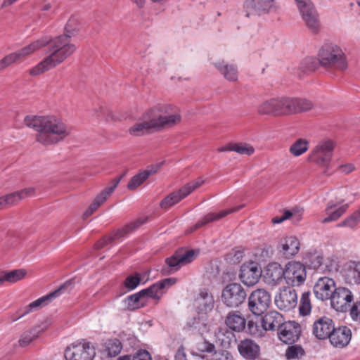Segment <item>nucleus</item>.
Wrapping results in <instances>:
<instances>
[{"label": "nucleus", "instance_id": "23", "mask_svg": "<svg viewBox=\"0 0 360 360\" xmlns=\"http://www.w3.org/2000/svg\"><path fill=\"white\" fill-rule=\"evenodd\" d=\"M238 349L241 356L246 360H256L260 356V347L252 339L241 340L238 345Z\"/></svg>", "mask_w": 360, "mask_h": 360}, {"label": "nucleus", "instance_id": "24", "mask_svg": "<svg viewBox=\"0 0 360 360\" xmlns=\"http://www.w3.org/2000/svg\"><path fill=\"white\" fill-rule=\"evenodd\" d=\"M333 329V320L324 316L314 321L312 333L316 338L325 340L329 338Z\"/></svg>", "mask_w": 360, "mask_h": 360}, {"label": "nucleus", "instance_id": "42", "mask_svg": "<svg viewBox=\"0 0 360 360\" xmlns=\"http://www.w3.org/2000/svg\"><path fill=\"white\" fill-rule=\"evenodd\" d=\"M304 349L297 345L289 346L285 351V357L288 360L300 359L304 355Z\"/></svg>", "mask_w": 360, "mask_h": 360}, {"label": "nucleus", "instance_id": "30", "mask_svg": "<svg viewBox=\"0 0 360 360\" xmlns=\"http://www.w3.org/2000/svg\"><path fill=\"white\" fill-rule=\"evenodd\" d=\"M160 168V165H152L145 170L141 171L134 176L128 183L127 188L134 190L143 184L150 176L155 174Z\"/></svg>", "mask_w": 360, "mask_h": 360}, {"label": "nucleus", "instance_id": "35", "mask_svg": "<svg viewBox=\"0 0 360 360\" xmlns=\"http://www.w3.org/2000/svg\"><path fill=\"white\" fill-rule=\"evenodd\" d=\"M226 325L231 330L240 332L243 330L246 326V320L238 312L229 313L225 321Z\"/></svg>", "mask_w": 360, "mask_h": 360}, {"label": "nucleus", "instance_id": "28", "mask_svg": "<svg viewBox=\"0 0 360 360\" xmlns=\"http://www.w3.org/2000/svg\"><path fill=\"white\" fill-rule=\"evenodd\" d=\"M300 242L295 236H289L284 238L279 245V251L285 257H290L295 255L300 250Z\"/></svg>", "mask_w": 360, "mask_h": 360}, {"label": "nucleus", "instance_id": "13", "mask_svg": "<svg viewBox=\"0 0 360 360\" xmlns=\"http://www.w3.org/2000/svg\"><path fill=\"white\" fill-rule=\"evenodd\" d=\"M284 280L292 286L302 285L307 278L305 266L296 261L289 262L285 266Z\"/></svg>", "mask_w": 360, "mask_h": 360}, {"label": "nucleus", "instance_id": "26", "mask_svg": "<svg viewBox=\"0 0 360 360\" xmlns=\"http://www.w3.org/2000/svg\"><path fill=\"white\" fill-rule=\"evenodd\" d=\"M342 274L345 283L350 285L360 284V262H347L342 269Z\"/></svg>", "mask_w": 360, "mask_h": 360}, {"label": "nucleus", "instance_id": "11", "mask_svg": "<svg viewBox=\"0 0 360 360\" xmlns=\"http://www.w3.org/2000/svg\"><path fill=\"white\" fill-rule=\"evenodd\" d=\"M276 8L275 0H246L243 4L247 18L265 15Z\"/></svg>", "mask_w": 360, "mask_h": 360}, {"label": "nucleus", "instance_id": "41", "mask_svg": "<svg viewBox=\"0 0 360 360\" xmlns=\"http://www.w3.org/2000/svg\"><path fill=\"white\" fill-rule=\"evenodd\" d=\"M122 348L121 342L117 339L108 340L105 343V349L108 355L110 356H115L118 355Z\"/></svg>", "mask_w": 360, "mask_h": 360}, {"label": "nucleus", "instance_id": "19", "mask_svg": "<svg viewBox=\"0 0 360 360\" xmlns=\"http://www.w3.org/2000/svg\"><path fill=\"white\" fill-rule=\"evenodd\" d=\"M72 289V283L70 281L65 283L57 290L50 292L49 294L39 297L35 301L31 302L28 305L29 310L25 311L20 317L28 314L30 311L35 310L39 307L47 305L49 302L58 297L61 294L68 292Z\"/></svg>", "mask_w": 360, "mask_h": 360}, {"label": "nucleus", "instance_id": "39", "mask_svg": "<svg viewBox=\"0 0 360 360\" xmlns=\"http://www.w3.org/2000/svg\"><path fill=\"white\" fill-rule=\"evenodd\" d=\"M257 112L259 115H277L276 98L266 100L257 106Z\"/></svg>", "mask_w": 360, "mask_h": 360}, {"label": "nucleus", "instance_id": "51", "mask_svg": "<svg viewBox=\"0 0 360 360\" xmlns=\"http://www.w3.org/2000/svg\"><path fill=\"white\" fill-rule=\"evenodd\" d=\"M323 257L321 255H314L310 259V266L317 271L322 272Z\"/></svg>", "mask_w": 360, "mask_h": 360}, {"label": "nucleus", "instance_id": "37", "mask_svg": "<svg viewBox=\"0 0 360 360\" xmlns=\"http://www.w3.org/2000/svg\"><path fill=\"white\" fill-rule=\"evenodd\" d=\"M215 68L224 77L230 82H235L238 79V70L233 65H229L224 61L214 63Z\"/></svg>", "mask_w": 360, "mask_h": 360}, {"label": "nucleus", "instance_id": "38", "mask_svg": "<svg viewBox=\"0 0 360 360\" xmlns=\"http://www.w3.org/2000/svg\"><path fill=\"white\" fill-rule=\"evenodd\" d=\"M26 274V271L22 269L2 271L0 273V285L4 282L16 283L22 280Z\"/></svg>", "mask_w": 360, "mask_h": 360}, {"label": "nucleus", "instance_id": "45", "mask_svg": "<svg viewBox=\"0 0 360 360\" xmlns=\"http://www.w3.org/2000/svg\"><path fill=\"white\" fill-rule=\"evenodd\" d=\"M293 101V107L295 108L294 113H298L309 110L312 108L313 103L305 98H294Z\"/></svg>", "mask_w": 360, "mask_h": 360}, {"label": "nucleus", "instance_id": "4", "mask_svg": "<svg viewBox=\"0 0 360 360\" xmlns=\"http://www.w3.org/2000/svg\"><path fill=\"white\" fill-rule=\"evenodd\" d=\"M176 282V279L174 278H165L156 282L148 288L128 296L123 300L124 309L134 311L143 307L146 304L147 297L160 300L165 292Z\"/></svg>", "mask_w": 360, "mask_h": 360}, {"label": "nucleus", "instance_id": "18", "mask_svg": "<svg viewBox=\"0 0 360 360\" xmlns=\"http://www.w3.org/2000/svg\"><path fill=\"white\" fill-rule=\"evenodd\" d=\"M262 271L255 262L243 264L240 267L239 278L248 286L255 285L259 280Z\"/></svg>", "mask_w": 360, "mask_h": 360}, {"label": "nucleus", "instance_id": "63", "mask_svg": "<svg viewBox=\"0 0 360 360\" xmlns=\"http://www.w3.org/2000/svg\"><path fill=\"white\" fill-rule=\"evenodd\" d=\"M297 213H299L298 210L293 209L292 210H285L283 214V218L284 220L290 219L293 215H295Z\"/></svg>", "mask_w": 360, "mask_h": 360}, {"label": "nucleus", "instance_id": "40", "mask_svg": "<svg viewBox=\"0 0 360 360\" xmlns=\"http://www.w3.org/2000/svg\"><path fill=\"white\" fill-rule=\"evenodd\" d=\"M112 194L111 188L103 189L94 199L92 203L89 206L93 212H94Z\"/></svg>", "mask_w": 360, "mask_h": 360}, {"label": "nucleus", "instance_id": "53", "mask_svg": "<svg viewBox=\"0 0 360 360\" xmlns=\"http://www.w3.org/2000/svg\"><path fill=\"white\" fill-rule=\"evenodd\" d=\"M213 360H233L232 355L226 350H219L214 353Z\"/></svg>", "mask_w": 360, "mask_h": 360}, {"label": "nucleus", "instance_id": "15", "mask_svg": "<svg viewBox=\"0 0 360 360\" xmlns=\"http://www.w3.org/2000/svg\"><path fill=\"white\" fill-rule=\"evenodd\" d=\"M331 306L338 311L345 312L349 309L354 300L352 292L347 288H336L330 297Z\"/></svg>", "mask_w": 360, "mask_h": 360}, {"label": "nucleus", "instance_id": "25", "mask_svg": "<svg viewBox=\"0 0 360 360\" xmlns=\"http://www.w3.org/2000/svg\"><path fill=\"white\" fill-rule=\"evenodd\" d=\"M352 331L347 326H341L333 330L329 340L331 345L337 348H343L350 342Z\"/></svg>", "mask_w": 360, "mask_h": 360}, {"label": "nucleus", "instance_id": "10", "mask_svg": "<svg viewBox=\"0 0 360 360\" xmlns=\"http://www.w3.org/2000/svg\"><path fill=\"white\" fill-rule=\"evenodd\" d=\"M271 304V295L263 288H258L251 292L248 297V308L256 316L264 314Z\"/></svg>", "mask_w": 360, "mask_h": 360}, {"label": "nucleus", "instance_id": "31", "mask_svg": "<svg viewBox=\"0 0 360 360\" xmlns=\"http://www.w3.org/2000/svg\"><path fill=\"white\" fill-rule=\"evenodd\" d=\"M337 207V203L333 201H330L325 210V212L328 215L324 217L321 222L323 224L329 223L331 221H337L347 210L348 205H343L338 208L334 210Z\"/></svg>", "mask_w": 360, "mask_h": 360}, {"label": "nucleus", "instance_id": "64", "mask_svg": "<svg viewBox=\"0 0 360 360\" xmlns=\"http://www.w3.org/2000/svg\"><path fill=\"white\" fill-rule=\"evenodd\" d=\"M235 143H230L218 149L219 152L234 151Z\"/></svg>", "mask_w": 360, "mask_h": 360}, {"label": "nucleus", "instance_id": "1", "mask_svg": "<svg viewBox=\"0 0 360 360\" xmlns=\"http://www.w3.org/2000/svg\"><path fill=\"white\" fill-rule=\"evenodd\" d=\"M181 121V111L175 105L159 103L148 110L142 117L129 129L134 136H141L165 128H171Z\"/></svg>", "mask_w": 360, "mask_h": 360}, {"label": "nucleus", "instance_id": "47", "mask_svg": "<svg viewBox=\"0 0 360 360\" xmlns=\"http://www.w3.org/2000/svg\"><path fill=\"white\" fill-rule=\"evenodd\" d=\"M248 333L257 338H262L264 335L265 332L266 331L264 327H260L257 323H255L252 321H250L248 323Z\"/></svg>", "mask_w": 360, "mask_h": 360}, {"label": "nucleus", "instance_id": "9", "mask_svg": "<svg viewBox=\"0 0 360 360\" xmlns=\"http://www.w3.org/2000/svg\"><path fill=\"white\" fill-rule=\"evenodd\" d=\"M247 297L246 291L239 283L226 285L222 290L221 300L229 307H237L244 302Z\"/></svg>", "mask_w": 360, "mask_h": 360}, {"label": "nucleus", "instance_id": "20", "mask_svg": "<svg viewBox=\"0 0 360 360\" xmlns=\"http://www.w3.org/2000/svg\"><path fill=\"white\" fill-rule=\"evenodd\" d=\"M335 289L333 279L324 276L319 278L314 286V292L316 297L324 301L330 299Z\"/></svg>", "mask_w": 360, "mask_h": 360}, {"label": "nucleus", "instance_id": "55", "mask_svg": "<svg viewBox=\"0 0 360 360\" xmlns=\"http://www.w3.org/2000/svg\"><path fill=\"white\" fill-rule=\"evenodd\" d=\"M20 199L24 200L27 198H31L35 195V188L34 187H28L18 191Z\"/></svg>", "mask_w": 360, "mask_h": 360}, {"label": "nucleus", "instance_id": "62", "mask_svg": "<svg viewBox=\"0 0 360 360\" xmlns=\"http://www.w3.org/2000/svg\"><path fill=\"white\" fill-rule=\"evenodd\" d=\"M125 174H126V172H124L120 176L113 179L111 181V186H110L109 187H107L106 188H111L112 193L113 191H115V189L116 188V187L117 186V185L119 184V183L120 182L121 179L125 176Z\"/></svg>", "mask_w": 360, "mask_h": 360}, {"label": "nucleus", "instance_id": "16", "mask_svg": "<svg viewBox=\"0 0 360 360\" xmlns=\"http://www.w3.org/2000/svg\"><path fill=\"white\" fill-rule=\"evenodd\" d=\"M275 304L281 310L289 311L294 309L297 304L296 290L290 287L281 289L275 297Z\"/></svg>", "mask_w": 360, "mask_h": 360}, {"label": "nucleus", "instance_id": "14", "mask_svg": "<svg viewBox=\"0 0 360 360\" xmlns=\"http://www.w3.org/2000/svg\"><path fill=\"white\" fill-rule=\"evenodd\" d=\"M195 258L194 250L179 251L165 259L166 266L163 267L162 272L164 274H172L181 266L191 263Z\"/></svg>", "mask_w": 360, "mask_h": 360}, {"label": "nucleus", "instance_id": "17", "mask_svg": "<svg viewBox=\"0 0 360 360\" xmlns=\"http://www.w3.org/2000/svg\"><path fill=\"white\" fill-rule=\"evenodd\" d=\"M301 335V327L295 321L284 322L278 328V338L286 344L295 342Z\"/></svg>", "mask_w": 360, "mask_h": 360}, {"label": "nucleus", "instance_id": "12", "mask_svg": "<svg viewBox=\"0 0 360 360\" xmlns=\"http://www.w3.org/2000/svg\"><path fill=\"white\" fill-rule=\"evenodd\" d=\"M204 183L201 179H198L188 183L181 188L176 192H173L166 196L160 204L162 209L167 210L175 204L178 203L182 199L188 196L191 192L198 188Z\"/></svg>", "mask_w": 360, "mask_h": 360}, {"label": "nucleus", "instance_id": "44", "mask_svg": "<svg viewBox=\"0 0 360 360\" xmlns=\"http://www.w3.org/2000/svg\"><path fill=\"white\" fill-rule=\"evenodd\" d=\"M310 292H304L300 299V314L302 316H307L310 314L311 304L310 301Z\"/></svg>", "mask_w": 360, "mask_h": 360}, {"label": "nucleus", "instance_id": "6", "mask_svg": "<svg viewBox=\"0 0 360 360\" xmlns=\"http://www.w3.org/2000/svg\"><path fill=\"white\" fill-rule=\"evenodd\" d=\"M296 7L305 26L312 32L320 30L319 15L311 0H294Z\"/></svg>", "mask_w": 360, "mask_h": 360}, {"label": "nucleus", "instance_id": "43", "mask_svg": "<svg viewBox=\"0 0 360 360\" xmlns=\"http://www.w3.org/2000/svg\"><path fill=\"white\" fill-rule=\"evenodd\" d=\"M308 150V142L300 139L290 147V152L294 156H300Z\"/></svg>", "mask_w": 360, "mask_h": 360}, {"label": "nucleus", "instance_id": "54", "mask_svg": "<svg viewBox=\"0 0 360 360\" xmlns=\"http://www.w3.org/2000/svg\"><path fill=\"white\" fill-rule=\"evenodd\" d=\"M5 198L8 207L15 205L21 200L18 191L6 195Z\"/></svg>", "mask_w": 360, "mask_h": 360}, {"label": "nucleus", "instance_id": "61", "mask_svg": "<svg viewBox=\"0 0 360 360\" xmlns=\"http://www.w3.org/2000/svg\"><path fill=\"white\" fill-rule=\"evenodd\" d=\"M125 174H126V172H124L120 176L113 179L111 181V186H110L109 187H107L106 188H111L112 193L113 191H115V189L116 188V187L117 186V185L119 184V183L120 182L121 179L125 176Z\"/></svg>", "mask_w": 360, "mask_h": 360}, {"label": "nucleus", "instance_id": "57", "mask_svg": "<svg viewBox=\"0 0 360 360\" xmlns=\"http://www.w3.org/2000/svg\"><path fill=\"white\" fill-rule=\"evenodd\" d=\"M13 63H15V61L12 58L11 53L6 56L0 60V71L5 69Z\"/></svg>", "mask_w": 360, "mask_h": 360}, {"label": "nucleus", "instance_id": "32", "mask_svg": "<svg viewBox=\"0 0 360 360\" xmlns=\"http://www.w3.org/2000/svg\"><path fill=\"white\" fill-rule=\"evenodd\" d=\"M242 207H243V205L235 207L231 209L224 210L218 213H210V214H207L206 216H205L202 219L199 220L195 224V225L193 227V230L200 228V227L205 226V224H207V223L220 219L231 213L237 212L239 210H240Z\"/></svg>", "mask_w": 360, "mask_h": 360}, {"label": "nucleus", "instance_id": "21", "mask_svg": "<svg viewBox=\"0 0 360 360\" xmlns=\"http://www.w3.org/2000/svg\"><path fill=\"white\" fill-rule=\"evenodd\" d=\"M51 41V37L45 36L43 37L29 45L24 46L23 48L11 53V55L13 58L14 61L16 62L19 60L23 59L27 56L32 54L36 51L41 49L46 45L49 44Z\"/></svg>", "mask_w": 360, "mask_h": 360}, {"label": "nucleus", "instance_id": "46", "mask_svg": "<svg viewBox=\"0 0 360 360\" xmlns=\"http://www.w3.org/2000/svg\"><path fill=\"white\" fill-rule=\"evenodd\" d=\"M360 222V210H356L352 214L347 217L343 221L338 224V226H347L353 228Z\"/></svg>", "mask_w": 360, "mask_h": 360}, {"label": "nucleus", "instance_id": "5", "mask_svg": "<svg viewBox=\"0 0 360 360\" xmlns=\"http://www.w3.org/2000/svg\"><path fill=\"white\" fill-rule=\"evenodd\" d=\"M319 60L323 66L334 67L340 70L347 68V60L343 51L337 45L326 44L319 51Z\"/></svg>", "mask_w": 360, "mask_h": 360}, {"label": "nucleus", "instance_id": "29", "mask_svg": "<svg viewBox=\"0 0 360 360\" xmlns=\"http://www.w3.org/2000/svg\"><path fill=\"white\" fill-rule=\"evenodd\" d=\"M283 316L276 311H271L266 313L261 319L262 326L266 330H274L276 328H279L283 323Z\"/></svg>", "mask_w": 360, "mask_h": 360}, {"label": "nucleus", "instance_id": "7", "mask_svg": "<svg viewBox=\"0 0 360 360\" xmlns=\"http://www.w3.org/2000/svg\"><path fill=\"white\" fill-rule=\"evenodd\" d=\"M335 143L331 140L320 141L309 155V162L324 168V173L330 168Z\"/></svg>", "mask_w": 360, "mask_h": 360}, {"label": "nucleus", "instance_id": "48", "mask_svg": "<svg viewBox=\"0 0 360 360\" xmlns=\"http://www.w3.org/2000/svg\"><path fill=\"white\" fill-rule=\"evenodd\" d=\"M234 151L241 155H250L254 153L255 148L248 143H235Z\"/></svg>", "mask_w": 360, "mask_h": 360}, {"label": "nucleus", "instance_id": "34", "mask_svg": "<svg viewBox=\"0 0 360 360\" xmlns=\"http://www.w3.org/2000/svg\"><path fill=\"white\" fill-rule=\"evenodd\" d=\"M47 328V325L43 323L41 325L37 326L32 329L23 333L19 340V345L21 347H26L29 345L32 341H34L40 333L44 332Z\"/></svg>", "mask_w": 360, "mask_h": 360}, {"label": "nucleus", "instance_id": "27", "mask_svg": "<svg viewBox=\"0 0 360 360\" xmlns=\"http://www.w3.org/2000/svg\"><path fill=\"white\" fill-rule=\"evenodd\" d=\"M285 269H283L277 262H272L267 265L265 269L264 277L269 284L275 285L284 278Z\"/></svg>", "mask_w": 360, "mask_h": 360}, {"label": "nucleus", "instance_id": "58", "mask_svg": "<svg viewBox=\"0 0 360 360\" xmlns=\"http://www.w3.org/2000/svg\"><path fill=\"white\" fill-rule=\"evenodd\" d=\"M339 168L342 173L347 174H349L350 172H352V171H354L355 169V167L352 163H347L345 165H340L339 167Z\"/></svg>", "mask_w": 360, "mask_h": 360}, {"label": "nucleus", "instance_id": "56", "mask_svg": "<svg viewBox=\"0 0 360 360\" xmlns=\"http://www.w3.org/2000/svg\"><path fill=\"white\" fill-rule=\"evenodd\" d=\"M132 360H152L150 353L146 350H139Z\"/></svg>", "mask_w": 360, "mask_h": 360}, {"label": "nucleus", "instance_id": "3", "mask_svg": "<svg viewBox=\"0 0 360 360\" xmlns=\"http://www.w3.org/2000/svg\"><path fill=\"white\" fill-rule=\"evenodd\" d=\"M24 122L37 131L36 141L44 146L56 144L70 133V128L55 116L27 115Z\"/></svg>", "mask_w": 360, "mask_h": 360}, {"label": "nucleus", "instance_id": "22", "mask_svg": "<svg viewBox=\"0 0 360 360\" xmlns=\"http://www.w3.org/2000/svg\"><path fill=\"white\" fill-rule=\"evenodd\" d=\"M147 221V218H143V219H139L127 225H126L124 228H122L120 230H118L114 237H104L100 240H98L95 244V248L97 250L101 249L104 248L105 245H107L110 242H111L115 238H119L120 237L124 236L125 234L129 233L130 231H132L135 230L136 229L139 228L140 226L146 223Z\"/></svg>", "mask_w": 360, "mask_h": 360}, {"label": "nucleus", "instance_id": "8", "mask_svg": "<svg viewBox=\"0 0 360 360\" xmlns=\"http://www.w3.org/2000/svg\"><path fill=\"white\" fill-rule=\"evenodd\" d=\"M95 355L94 347L84 340L72 344L65 351L66 360H92Z\"/></svg>", "mask_w": 360, "mask_h": 360}, {"label": "nucleus", "instance_id": "36", "mask_svg": "<svg viewBox=\"0 0 360 360\" xmlns=\"http://www.w3.org/2000/svg\"><path fill=\"white\" fill-rule=\"evenodd\" d=\"M276 103L278 115L294 114L295 108L292 98L277 97L276 98Z\"/></svg>", "mask_w": 360, "mask_h": 360}, {"label": "nucleus", "instance_id": "59", "mask_svg": "<svg viewBox=\"0 0 360 360\" xmlns=\"http://www.w3.org/2000/svg\"><path fill=\"white\" fill-rule=\"evenodd\" d=\"M174 360H187L186 354L185 353L184 348L183 346H181L178 349L175 354Z\"/></svg>", "mask_w": 360, "mask_h": 360}, {"label": "nucleus", "instance_id": "33", "mask_svg": "<svg viewBox=\"0 0 360 360\" xmlns=\"http://www.w3.org/2000/svg\"><path fill=\"white\" fill-rule=\"evenodd\" d=\"M195 302L200 307V309L205 312L211 311L214 304V300L212 293L206 288L200 290Z\"/></svg>", "mask_w": 360, "mask_h": 360}, {"label": "nucleus", "instance_id": "49", "mask_svg": "<svg viewBox=\"0 0 360 360\" xmlns=\"http://www.w3.org/2000/svg\"><path fill=\"white\" fill-rule=\"evenodd\" d=\"M337 269L336 261L330 257H323L322 272H331Z\"/></svg>", "mask_w": 360, "mask_h": 360}, {"label": "nucleus", "instance_id": "52", "mask_svg": "<svg viewBox=\"0 0 360 360\" xmlns=\"http://www.w3.org/2000/svg\"><path fill=\"white\" fill-rule=\"evenodd\" d=\"M349 309L351 319L353 321H360V300L354 302Z\"/></svg>", "mask_w": 360, "mask_h": 360}, {"label": "nucleus", "instance_id": "60", "mask_svg": "<svg viewBox=\"0 0 360 360\" xmlns=\"http://www.w3.org/2000/svg\"><path fill=\"white\" fill-rule=\"evenodd\" d=\"M125 174H126V172H124L120 176L113 179L111 181V186H110L109 187H107L106 188H111L112 193L113 191H115V189L116 188V187L117 186V185L119 184V183L120 182L121 179L125 176Z\"/></svg>", "mask_w": 360, "mask_h": 360}, {"label": "nucleus", "instance_id": "2", "mask_svg": "<svg viewBox=\"0 0 360 360\" xmlns=\"http://www.w3.org/2000/svg\"><path fill=\"white\" fill-rule=\"evenodd\" d=\"M74 25V21L69 20L65 27L64 35L51 38L50 54L30 70L31 75H38L53 68L75 52L77 47L70 42V38L76 32Z\"/></svg>", "mask_w": 360, "mask_h": 360}, {"label": "nucleus", "instance_id": "50", "mask_svg": "<svg viewBox=\"0 0 360 360\" xmlns=\"http://www.w3.org/2000/svg\"><path fill=\"white\" fill-rule=\"evenodd\" d=\"M141 282L139 274L135 276H129L127 277L124 281V286L129 290H134L136 288Z\"/></svg>", "mask_w": 360, "mask_h": 360}]
</instances>
